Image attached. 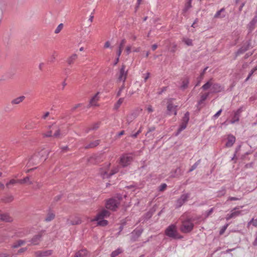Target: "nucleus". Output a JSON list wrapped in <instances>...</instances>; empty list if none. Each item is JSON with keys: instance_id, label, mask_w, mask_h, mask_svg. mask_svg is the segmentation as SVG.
Here are the masks:
<instances>
[{"instance_id": "f8f14e48", "label": "nucleus", "mask_w": 257, "mask_h": 257, "mask_svg": "<svg viewBox=\"0 0 257 257\" xmlns=\"http://www.w3.org/2000/svg\"><path fill=\"white\" fill-rule=\"evenodd\" d=\"M118 168H115V169L111 170V172L109 174H108L106 171H102L101 170L100 171L99 174L103 179L108 178L118 172Z\"/></svg>"}, {"instance_id": "f03ea898", "label": "nucleus", "mask_w": 257, "mask_h": 257, "mask_svg": "<svg viewBox=\"0 0 257 257\" xmlns=\"http://www.w3.org/2000/svg\"><path fill=\"white\" fill-rule=\"evenodd\" d=\"M165 234L168 237L174 239L181 238L180 236L178 235L176 225L174 224L169 225L166 229Z\"/></svg>"}, {"instance_id": "8fccbe9b", "label": "nucleus", "mask_w": 257, "mask_h": 257, "mask_svg": "<svg viewBox=\"0 0 257 257\" xmlns=\"http://www.w3.org/2000/svg\"><path fill=\"white\" fill-rule=\"evenodd\" d=\"M63 27V24H59L58 26V27L56 28V29L55 30V33L58 34L61 31V30L62 29Z\"/></svg>"}, {"instance_id": "864d4df0", "label": "nucleus", "mask_w": 257, "mask_h": 257, "mask_svg": "<svg viewBox=\"0 0 257 257\" xmlns=\"http://www.w3.org/2000/svg\"><path fill=\"white\" fill-rule=\"evenodd\" d=\"M252 224L254 226H257V219H253V218L248 223V225Z\"/></svg>"}, {"instance_id": "2f4dec72", "label": "nucleus", "mask_w": 257, "mask_h": 257, "mask_svg": "<svg viewBox=\"0 0 257 257\" xmlns=\"http://www.w3.org/2000/svg\"><path fill=\"white\" fill-rule=\"evenodd\" d=\"M189 83V80L188 77H186L182 81V84L180 86V88L182 90H184L188 87V84Z\"/></svg>"}, {"instance_id": "603ef678", "label": "nucleus", "mask_w": 257, "mask_h": 257, "mask_svg": "<svg viewBox=\"0 0 257 257\" xmlns=\"http://www.w3.org/2000/svg\"><path fill=\"white\" fill-rule=\"evenodd\" d=\"M23 184L28 183L29 184H33V182L30 180V177L27 176L23 179Z\"/></svg>"}, {"instance_id": "393cba45", "label": "nucleus", "mask_w": 257, "mask_h": 257, "mask_svg": "<svg viewBox=\"0 0 257 257\" xmlns=\"http://www.w3.org/2000/svg\"><path fill=\"white\" fill-rule=\"evenodd\" d=\"M242 206L240 207H236L233 208V209L231 211V213L233 216V217H236L242 214V210H238L239 208H242Z\"/></svg>"}, {"instance_id": "58836bf2", "label": "nucleus", "mask_w": 257, "mask_h": 257, "mask_svg": "<svg viewBox=\"0 0 257 257\" xmlns=\"http://www.w3.org/2000/svg\"><path fill=\"white\" fill-rule=\"evenodd\" d=\"M155 211V209H152L150 210H149L148 212H147L145 215V219L147 220L150 219L152 216Z\"/></svg>"}, {"instance_id": "c03bdc74", "label": "nucleus", "mask_w": 257, "mask_h": 257, "mask_svg": "<svg viewBox=\"0 0 257 257\" xmlns=\"http://www.w3.org/2000/svg\"><path fill=\"white\" fill-rule=\"evenodd\" d=\"M201 161V160H198L189 170L188 173H190L195 170L199 165Z\"/></svg>"}, {"instance_id": "5fc2aeb1", "label": "nucleus", "mask_w": 257, "mask_h": 257, "mask_svg": "<svg viewBox=\"0 0 257 257\" xmlns=\"http://www.w3.org/2000/svg\"><path fill=\"white\" fill-rule=\"evenodd\" d=\"M214 208H211L209 210L206 212L205 213V217L206 218L208 217L213 211Z\"/></svg>"}, {"instance_id": "e2e57ef3", "label": "nucleus", "mask_w": 257, "mask_h": 257, "mask_svg": "<svg viewBox=\"0 0 257 257\" xmlns=\"http://www.w3.org/2000/svg\"><path fill=\"white\" fill-rule=\"evenodd\" d=\"M245 3H246L245 1H243L241 3V4L238 8V10L240 12L242 11V8L244 6Z\"/></svg>"}, {"instance_id": "39448f33", "label": "nucleus", "mask_w": 257, "mask_h": 257, "mask_svg": "<svg viewBox=\"0 0 257 257\" xmlns=\"http://www.w3.org/2000/svg\"><path fill=\"white\" fill-rule=\"evenodd\" d=\"M103 160L104 157L102 154H97L89 158L87 162L91 164H96L103 161Z\"/></svg>"}, {"instance_id": "a18cd8bd", "label": "nucleus", "mask_w": 257, "mask_h": 257, "mask_svg": "<svg viewBox=\"0 0 257 257\" xmlns=\"http://www.w3.org/2000/svg\"><path fill=\"white\" fill-rule=\"evenodd\" d=\"M3 201L6 203H9L12 202L14 200V197L12 195H10L5 197L3 199Z\"/></svg>"}, {"instance_id": "4be33fe9", "label": "nucleus", "mask_w": 257, "mask_h": 257, "mask_svg": "<svg viewBox=\"0 0 257 257\" xmlns=\"http://www.w3.org/2000/svg\"><path fill=\"white\" fill-rule=\"evenodd\" d=\"M81 223V220L80 218L78 217H76L74 220H70L69 219H67L66 221V224L68 225H78Z\"/></svg>"}, {"instance_id": "0eeeda50", "label": "nucleus", "mask_w": 257, "mask_h": 257, "mask_svg": "<svg viewBox=\"0 0 257 257\" xmlns=\"http://www.w3.org/2000/svg\"><path fill=\"white\" fill-rule=\"evenodd\" d=\"M127 76V70L125 69V66L122 65L118 73V81H122L124 83Z\"/></svg>"}, {"instance_id": "052dcab7", "label": "nucleus", "mask_w": 257, "mask_h": 257, "mask_svg": "<svg viewBox=\"0 0 257 257\" xmlns=\"http://www.w3.org/2000/svg\"><path fill=\"white\" fill-rule=\"evenodd\" d=\"M82 105V104L81 103H78L76 105H75L74 106H73L71 109V112H73L77 108L80 107Z\"/></svg>"}, {"instance_id": "f3484780", "label": "nucleus", "mask_w": 257, "mask_h": 257, "mask_svg": "<svg viewBox=\"0 0 257 257\" xmlns=\"http://www.w3.org/2000/svg\"><path fill=\"white\" fill-rule=\"evenodd\" d=\"M242 108L240 107L238 108L234 114V115L232 117V120L230 121L231 123H234L236 122H237L239 121V117L240 116V114L242 112Z\"/></svg>"}, {"instance_id": "774afa93", "label": "nucleus", "mask_w": 257, "mask_h": 257, "mask_svg": "<svg viewBox=\"0 0 257 257\" xmlns=\"http://www.w3.org/2000/svg\"><path fill=\"white\" fill-rule=\"evenodd\" d=\"M222 112V109H220L219 111H218L213 116L214 118L218 117L221 114Z\"/></svg>"}, {"instance_id": "bf43d9fd", "label": "nucleus", "mask_w": 257, "mask_h": 257, "mask_svg": "<svg viewBox=\"0 0 257 257\" xmlns=\"http://www.w3.org/2000/svg\"><path fill=\"white\" fill-rule=\"evenodd\" d=\"M17 180H15V179H12L10 181V182H9L8 183H7L6 184V186L7 187L9 186V185H13V184H15L16 183H17Z\"/></svg>"}, {"instance_id": "cd10ccee", "label": "nucleus", "mask_w": 257, "mask_h": 257, "mask_svg": "<svg viewBox=\"0 0 257 257\" xmlns=\"http://www.w3.org/2000/svg\"><path fill=\"white\" fill-rule=\"evenodd\" d=\"M225 11L224 8L221 9L219 11H217L216 13L214 16V18L218 19V18H223L225 17V15L224 14H221L222 12Z\"/></svg>"}, {"instance_id": "338daca9", "label": "nucleus", "mask_w": 257, "mask_h": 257, "mask_svg": "<svg viewBox=\"0 0 257 257\" xmlns=\"http://www.w3.org/2000/svg\"><path fill=\"white\" fill-rule=\"evenodd\" d=\"M52 131H50L49 132H48L47 133H46V134H44L43 135H44V137H52Z\"/></svg>"}, {"instance_id": "4c0bfd02", "label": "nucleus", "mask_w": 257, "mask_h": 257, "mask_svg": "<svg viewBox=\"0 0 257 257\" xmlns=\"http://www.w3.org/2000/svg\"><path fill=\"white\" fill-rule=\"evenodd\" d=\"M25 243V241L23 240H18L16 242H15L13 245V248H18L22 245L24 244Z\"/></svg>"}, {"instance_id": "dca6fc26", "label": "nucleus", "mask_w": 257, "mask_h": 257, "mask_svg": "<svg viewBox=\"0 0 257 257\" xmlns=\"http://www.w3.org/2000/svg\"><path fill=\"white\" fill-rule=\"evenodd\" d=\"M250 46V43L249 42L244 43L236 52V56L244 53L248 50Z\"/></svg>"}, {"instance_id": "09e8293b", "label": "nucleus", "mask_w": 257, "mask_h": 257, "mask_svg": "<svg viewBox=\"0 0 257 257\" xmlns=\"http://www.w3.org/2000/svg\"><path fill=\"white\" fill-rule=\"evenodd\" d=\"M226 193V190L225 188H222V189L218 192L217 196L221 197L223 196Z\"/></svg>"}, {"instance_id": "3c124183", "label": "nucleus", "mask_w": 257, "mask_h": 257, "mask_svg": "<svg viewBox=\"0 0 257 257\" xmlns=\"http://www.w3.org/2000/svg\"><path fill=\"white\" fill-rule=\"evenodd\" d=\"M191 7V1L190 0L189 2H188V3L186 5L185 7L183 9V12H186Z\"/></svg>"}, {"instance_id": "5701e85b", "label": "nucleus", "mask_w": 257, "mask_h": 257, "mask_svg": "<svg viewBox=\"0 0 257 257\" xmlns=\"http://www.w3.org/2000/svg\"><path fill=\"white\" fill-rule=\"evenodd\" d=\"M209 95V93H206L203 94H202L201 96L200 100L198 102V104L197 105V107L198 109V110H200L202 106H200V105L203 103V102L207 99L208 96Z\"/></svg>"}, {"instance_id": "4468645a", "label": "nucleus", "mask_w": 257, "mask_h": 257, "mask_svg": "<svg viewBox=\"0 0 257 257\" xmlns=\"http://www.w3.org/2000/svg\"><path fill=\"white\" fill-rule=\"evenodd\" d=\"M224 89V87L220 84L217 83H212L211 91L212 93H218L223 91Z\"/></svg>"}, {"instance_id": "423d86ee", "label": "nucleus", "mask_w": 257, "mask_h": 257, "mask_svg": "<svg viewBox=\"0 0 257 257\" xmlns=\"http://www.w3.org/2000/svg\"><path fill=\"white\" fill-rule=\"evenodd\" d=\"M190 193H183L181 195L179 198H178L176 202V208H179L181 207L190 198Z\"/></svg>"}, {"instance_id": "79ce46f5", "label": "nucleus", "mask_w": 257, "mask_h": 257, "mask_svg": "<svg viewBox=\"0 0 257 257\" xmlns=\"http://www.w3.org/2000/svg\"><path fill=\"white\" fill-rule=\"evenodd\" d=\"M189 112H186L182 118V122L188 123L189 120Z\"/></svg>"}, {"instance_id": "4d7b16f0", "label": "nucleus", "mask_w": 257, "mask_h": 257, "mask_svg": "<svg viewBox=\"0 0 257 257\" xmlns=\"http://www.w3.org/2000/svg\"><path fill=\"white\" fill-rule=\"evenodd\" d=\"M124 88V84H122V85L119 88V90L118 91L116 96L117 97H118L120 95L122 90Z\"/></svg>"}, {"instance_id": "473e14b6", "label": "nucleus", "mask_w": 257, "mask_h": 257, "mask_svg": "<svg viewBox=\"0 0 257 257\" xmlns=\"http://www.w3.org/2000/svg\"><path fill=\"white\" fill-rule=\"evenodd\" d=\"M125 43H126V40L125 39H123L121 41V42L119 46V49L117 52V55L118 57H119L120 56L121 52H122V49Z\"/></svg>"}, {"instance_id": "de8ad7c7", "label": "nucleus", "mask_w": 257, "mask_h": 257, "mask_svg": "<svg viewBox=\"0 0 257 257\" xmlns=\"http://www.w3.org/2000/svg\"><path fill=\"white\" fill-rule=\"evenodd\" d=\"M183 41L188 46H192L193 45L191 39L188 38L184 39Z\"/></svg>"}, {"instance_id": "680f3d73", "label": "nucleus", "mask_w": 257, "mask_h": 257, "mask_svg": "<svg viewBox=\"0 0 257 257\" xmlns=\"http://www.w3.org/2000/svg\"><path fill=\"white\" fill-rule=\"evenodd\" d=\"M228 224H226V225H224L223 226V227L222 228V229L220 230V234H222L224 233V232L225 231V230L226 229L227 226H228Z\"/></svg>"}, {"instance_id": "2eb2a0df", "label": "nucleus", "mask_w": 257, "mask_h": 257, "mask_svg": "<svg viewBox=\"0 0 257 257\" xmlns=\"http://www.w3.org/2000/svg\"><path fill=\"white\" fill-rule=\"evenodd\" d=\"M110 215V212L105 209H103L101 211H100L95 217V219L93 220H99L100 219H103L104 217H106L109 216Z\"/></svg>"}, {"instance_id": "13d9d810", "label": "nucleus", "mask_w": 257, "mask_h": 257, "mask_svg": "<svg viewBox=\"0 0 257 257\" xmlns=\"http://www.w3.org/2000/svg\"><path fill=\"white\" fill-rule=\"evenodd\" d=\"M99 126V122H96L94 123L92 125V126L91 127L92 130H97Z\"/></svg>"}, {"instance_id": "a878e982", "label": "nucleus", "mask_w": 257, "mask_h": 257, "mask_svg": "<svg viewBox=\"0 0 257 257\" xmlns=\"http://www.w3.org/2000/svg\"><path fill=\"white\" fill-rule=\"evenodd\" d=\"M78 55L76 54H73L69 57L67 60L68 64L71 65L77 59Z\"/></svg>"}, {"instance_id": "a19ab883", "label": "nucleus", "mask_w": 257, "mask_h": 257, "mask_svg": "<svg viewBox=\"0 0 257 257\" xmlns=\"http://www.w3.org/2000/svg\"><path fill=\"white\" fill-rule=\"evenodd\" d=\"M124 100V98H120L114 106V109H117Z\"/></svg>"}, {"instance_id": "9b49d317", "label": "nucleus", "mask_w": 257, "mask_h": 257, "mask_svg": "<svg viewBox=\"0 0 257 257\" xmlns=\"http://www.w3.org/2000/svg\"><path fill=\"white\" fill-rule=\"evenodd\" d=\"M43 236L42 232H40L38 234L34 235L30 241L31 242V244L34 245H37L39 244V243L41 241L42 237Z\"/></svg>"}, {"instance_id": "69168bd1", "label": "nucleus", "mask_w": 257, "mask_h": 257, "mask_svg": "<svg viewBox=\"0 0 257 257\" xmlns=\"http://www.w3.org/2000/svg\"><path fill=\"white\" fill-rule=\"evenodd\" d=\"M61 197H62V195H57L54 197V200L55 202H57L61 199Z\"/></svg>"}, {"instance_id": "1a4fd4ad", "label": "nucleus", "mask_w": 257, "mask_h": 257, "mask_svg": "<svg viewBox=\"0 0 257 257\" xmlns=\"http://www.w3.org/2000/svg\"><path fill=\"white\" fill-rule=\"evenodd\" d=\"M53 250L49 249L46 250H38L34 252L36 257H48L52 255Z\"/></svg>"}, {"instance_id": "7c9ffc66", "label": "nucleus", "mask_w": 257, "mask_h": 257, "mask_svg": "<svg viewBox=\"0 0 257 257\" xmlns=\"http://www.w3.org/2000/svg\"><path fill=\"white\" fill-rule=\"evenodd\" d=\"M98 93H96L90 100L89 103L88 105V107H90L93 105H96V104L94 103L98 100V98L97 97Z\"/></svg>"}, {"instance_id": "6ab92c4d", "label": "nucleus", "mask_w": 257, "mask_h": 257, "mask_svg": "<svg viewBox=\"0 0 257 257\" xmlns=\"http://www.w3.org/2000/svg\"><path fill=\"white\" fill-rule=\"evenodd\" d=\"M0 220L6 222L13 221V218L7 213H1L0 212Z\"/></svg>"}, {"instance_id": "ea45409f", "label": "nucleus", "mask_w": 257, "mask_h": 257, "mask_svg": "<svg viewBox=\"0 0 257 257\" xmlns=\"http://www.w3.org/2000/svg\"><path fill=\"white\" fill-rule=\"evenodd\" d=\"M122 252V250L120 248H118L115 250L112 251L111 253V257H115Z\"/></svg>"}, {"instance_id": "72a5a7b5", "label": "nucleus", "mask_w": 257, "mask_h": 257, "mask_svg": "<svg viewBox=\"0 0 257 257\" xmlns=\"http://www.w3.org/2000/svg\"><path fill=\"white\" fill-rule=\"evenodd\" d=\"M187 123L182 122L180 126L177 130V132L176 134V136H178L182 131L185 129L187 127Z\"/></svg>"}, {"instance_id": "ddd939ff", "label": "nucleus", "mask_w": 257, "mask_h": 257, "mask_svg": "<svg viewBox=\"0 0 257 257\" xmlns=\"http://www.w3.org/2000/svg\"><path fill=\"white\" fill-rule=\"evenodd\" d=\"M143 232L142 229H135L131 234V240L135 242L137 240Z\"/></svg>"}, {"instance_id": "37998d69", "label": "nucleus", "mask_w": 257, "mask_h": 257, "mask_svg": "<svg viewBox=\"0 0 257 257\" xmlns=\"http://www.w3.org/2000/svg\"><path fill=\"white\" fill-rule=\"evenodd\" d=\"M97 221H98V225L100 226H104L108 224V221L106 220L103 219V218Z\"/></svg>"}, {"instance_id": "c756f323", "label": "nucleus", "mask_w": 257, "mask_h": 257, "mask_svg": "<svg viewBox=\"0 0 257 257\" xmlns=\"http://www.w3.org/2000/svg\"><path fill=\"white\" fill-rule=\"evenodd\" d=\"M182 174L180 168H177L174 172H172L171 176L173 178L177 177Z\"/></svg>"}, {"instance_id": "9d476101", "label": "nucleus", "mask_w": 257, "mask_h": 257, "mask_svg": "<svg viewBox=\"0 0 257 257\" xmlns=\"http://www.w3.org/2000/svg\"><path fill=\"white\" fill-rule=\"evenodd\" d=\"M41 161H42V159L39 156L38 153L35 154L29 160L28 164L29 166L32 165H37L40 163Z\"/></svg>"}, {"instance_id": "412c9836", "label": "nucleus", "mask_w": 257, "mask_h": 257, "mask_svg": "<svg viewBox=\"0 0 257 257\" xmlns=\"http://www.w3.org/2000/svg\"><path fill=\"white\" fill-rule=\"evenodd\" d=\"M235 142V138L231 135H229L227 138V141L226 143L225 146L226 147H231Z\"/></svg>"}, {"instance_id": "6e6552de", "label": "nucleus", "mask_w": 257, "mask_h": 257, "mask_svg": "<svg viewBox=\"0 0 257 257\" xmlns=\"http://www.w3.org/2000/svg\"><path fill=\"white\" fill-rule=\"evenodd\" d=\"M172 98H170L168 100L167 105V111L169 114H174V115H176L177 105H174L173 104L172 102Z\"/></svg>"}, {"instance_id": "20e7f679", "label": "nucleus", "mask_w": 257, "mask_h": 257, "mask_svg": "<svg viewBox=\"0 0 257 257\" xmlns=\"http://www.w3.org/2000/svg\"><path fill=\"white\" fill-rule=\"evenodd\" d=\"M194 224L190 219H187L182 222L180 230L183 233H188L193 228Z\"/></svg>"}, {"instance_id": "aec40b11", "label": "nucleus", "mask_w": 257, "mask_h": 257, "mask_svg": "<svg viewBox=\"0 0 257 257\" xmlns=\"http://www.w3.org/2000/svg\"><path fill=\"white\" fill-rule=\"evenodd\" d=\"M50 151L48 150H42L40 152H38V154L40 157V158L42 159V161H45L50 153Z\"/></svg>"}, {"instance_id": "b1692460", "label": "nucleus", "mask_w": 257, "mask_h": 257, "mask_svg": "<svg viewBox=\"0 0 257 257\" xmlns=\"http://www.w3.org/2000/svg\"><path fill=\"white\" fill-rule=\"evenodd\" d=\"M25 99V96H21L19 97H18L16 98H14L12 99L11 101V103L12 105H18L20 104L21 102H22L24 99Z\"/></svg>"}, {"instance_id": "e433bc0d", "label": "nucleus", "mask_w": 257, "mask_h": 257, "mask_svg": "<svg viewBox=\"0 0 257 257\" xmlns=\"http://www.w3.org/2000/svg\"><path fill=\"white\" fill-rule=\"evenodd\" d=\"M55 214L52 212H49L47 217L45 218V220L47 222H49L55 218Z\"/></svg>"}, {"instance_id": "f257e3e1", "label": "nucleus", "mask_w": 257, "mask_h": 257, "mask_svg": "<svg viewBox=\"0 0 257 257\" xmlns=\"http://www.w3.org/2000/svg\"><path fill=\"white\" fill-rule=\"evenodd\" d=\"M121 198V196L119 195L109 199L106 201L105 203L106 208L112 211L116 210L120 204Z\"/></svg>"}, {"instance_id": "bb28decb", "label": "nucleus", "mask_w": 257, "mask_h": 257, "mask_svg": "<svg viewBox=\"0 0 257 257\" xmlns=\"http://www.w3.org/2000/svg\"><path fill=\"white\" fill-rule=\"evenodd\" d=\"M87 251L85 249H81L76 252L74 257H86Z\"/></svg>"}, {"instance_id": "c85d7f7f", "label": "nucleus", "mask_w": 257, "mask_h": 257, "mask_svg": "<svg viewBox=\"0 0 257 257\" xmlns=\"http://www.w3.org/2000/svg\"><path fill=\"white\" fill-rule=\"evenodd\" d=\"M99 142H100L99 140H95L93 142L90 143L88 145L86 146L85 147V149H89V148H92L95 147L99 145Z\"/></svg>"}, {"instance_id": "f704fd0d", "label": "nucleus", "mask_w": 257, "mask_h": 257, "mask_svg": "<svg viewBox=\"0 0 257 257\" xmlns=\"http://www.w3.org/2000/svg\"><path fill=\"white\" fill-rule=\"evenodd\" d=\"M257 22V16L254 17L251 21L249 23V28L250 31L253 29L254 26Z\"/></svg>"}, {"instance_id": "49530a36", "label": "nucleus", "mask_w": 257, "mask_h": 257, "mask_svg": "<svg viewBox=\"0 0 257 257\" xmlns=\"http://www.w3.org/2000/svg\"><path fill=\"white\" fill-rule=\"evenodd\" d=\"M257 70V66L256 67H255L254 68H253L250 71V72L248 74V76L247 77V78H246V79L245 80V81L246 82L247 81H248L249 80V79L250 78V77L252 75V74H253V73L256 71Z\"/></svg>"}, {"instance_id": "7ed1b4c3", "label": "nucleus", "mask_w": 257, "mask_h": 257, "mask_svg": "<svg viewBox=\"0 0 257 257\" xmlns=\"http://www.w3.org/2000/svg\"><path fill=\"white\" fill-rule=\"evenodd\" d=\"M133 160L131 154H124L120 157L119 164L123 168L127 167L131 164Z\"/></svg>"}, {"instance_id": "0e129e2a", "label": "nucleus", "mask_w": 257, "mask_h": 257, "mask_svg": "<svg viewBox=\"0 0 257 257\" xmlns=\"http://www.w3.org/2000/svg\"><path fill=\"white\" fill-rule=\"evenodd\" d=\"M60 135V130L59 128H58L56 131V132L54 133L53 136L54 137H58V136H59V135Z\"/></svg>"}, {"instance_id": "a211bd4d", "label": "nucleus", "mask_w": 257, "mask_h": 257, "mask_svg": "<svg viewBox=\"0 0 257 257\" xmlns=\"http://www.w3.org/2000/svg\"><path fill=\"white\" fill-rule=\"evenodd\" d=\"M138 114L137 111H133L126 116V120L127 123L130 124L137 117Z\"/></svg>"}, {"instance_id": "c9c22d12", "label": "nucleus", "mask_w": 257, "mask_h": 257, "mask_svg": "<svg viewBox=\"0 0 257 257\" xmlns=\"http://www.w3.org/2000/svg\"><path fill=\"white\" fill-rule=\"evenodd\" d=\"M212 79H211L209 81L207 82L205 84H204L202 86V88L204 90H206L208 89L209 88H211L212 83L211 82Z\"/></svg>"}, {"instance_id": "6e6d98bb", "label": "nucleus", "mask_w": 257, "mask_h": 257, "mask_svg": "<svg viewBox=\"0 0 257 257\" xmlns=\"http://www.w3.org/2000/svg\"><path fill=\"white\" fill-rule=\"evenodd\" d=\"M167 185L165 183L162 184L159 187V191H163L166 188Z\"/></svg>"}]
</instances>
